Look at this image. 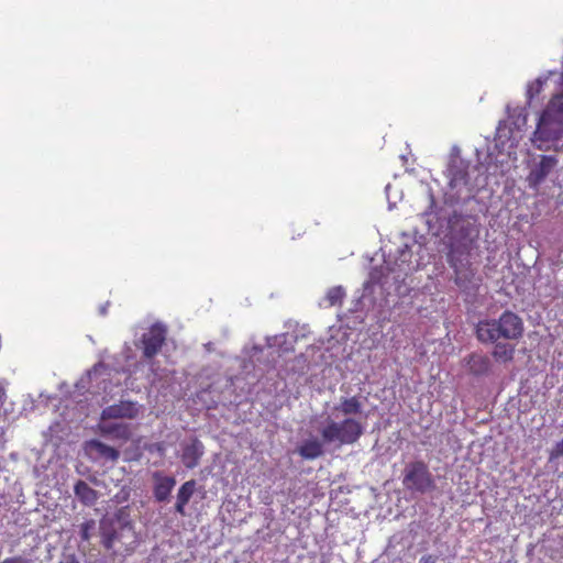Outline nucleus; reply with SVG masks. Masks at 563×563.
Segmentation results:
<instances>
[{
    "label": "nucleus",
    "mask_w": 563,
    "mask_h": 563,
    "mask_svg": "<svg viewBox=\"0 0 563 563\" xmlns=\"http://www.w3.org/2000/svg\"><path fill=\"white\" fill-rule=\"evenodd\" d=\"M362 401L358 396L341 397L340 402L333 407L336 417L344 416L342 421L329 420L320 431L324 443L336 442L340 445L356 443L364 433V426L352 416L362 413Z\"/></svg>",
    "instance_id": "nucleus-1"
},
{
    "label": "nucleus",
    "mask_w": 563,
    "mask_h": 563,
    "mask_svg": "<svg viewBox=\"0 0 563 563\" xmlns=\"http://www.w3.org/2000/svg\"><path fill=\"white\" fill-rule=\"evenodd\" d=\"M531 141L540 151H563V93L549 100L539 115Z\"/></svg>",
    "instance_id": "nucleus-2"
},
{
    "label": "nucleus",
    "mask_w": 563,
    "mask_h": 563,
    "mask_svg": "<svg viewBox=\"0 0 563 563\" xmlns=\"http://www.w3.org/2000/svg\"><path fill=\"white\" fill-rule=\"evenodd\" d=\"M101 545L114 553L132 554L139 543V537L129 515L119 510L111 518L100 521Z\"/></svg>",
    "instance_id": "nucleus-3"
},
{
    "label": "nucleus",
    "mask_w": 563,
    "mask_h": 563,
    "mask_svg": "<svg viewBox=\"0 0 563 563\" xmlns=\"http://www.w3.org/2000/svg\"><path fill=\"white\" fill-rule=\"evenodd\" d=\"M523 333V322L515 312L506 310L498 319L481 320L476 325L477 339L494 343L499 339L518 340Z\"/></svg>",
    "instance_id": "nucleus-4"
},
{
    "label": "nucleus",
    "mask_w": 563,
    "mask_h": 563,
    "mask_svg": "<svg viewBox=\"0 0 563 563\" xmlns=\"http://www.w3.org/2000/svg\"><path fill=\"white\" fill-rule=\"evenodd\" d=\"M406 489L417 493H428L435 488L434 478L426 462L419 460L406 465L402 476Z\"/></svg>",
    "instance_id": "nucleus-5"
},
{
    "label": "nucleus",
    "mask_w": 563,
    "mask_h": 563,
    "mask_svg": "<svg viewBox=\"0 0 563 563\" xmlns=\"http://www.w3.org/2000/svg\"><path fill=\"white\" fill-rule=\"evenodd\" d=\"M167 329L165 325L155 323L142 335L143 356L147 360L158 354L165 344Z\"/></svg>",
    "instance_id": "nucleus-6"
},
{
    "label": "nucleus",
    "mask_w": 563,
    "mask_h": 563,
    "mask_svg": "<svg viewBox=\"0 0 563 563\" xmlns=\"http://www.w3.org/2000/svg\"><path fill=\"white\" fill-rule=\"evenodd\" d=\"M558 158L552 155H541L527 176V181L531 188H538L558 165Z\"/></svg>",
    "instance_id": "nucleus-7"
},
{
    "label": "nucleus",
    "mask_w": 563,
    "mask_h": 563,
    "mask_svg": "<svg viewBox=\"0 0 563 563\" xmlns=\"http://www.w3.org/2000/svg\"><path fill=\"white\" fill-rule=\"evenodd\" d=\"M140 408L136 402L131 400H122L106 407L101 412V419H134L139 416Z\"/></svg>",
    "instance_id": "nucleus-8"
},
{
    "label": "nucleus",
    "mask_w": 563,
    "mask_h": 563,
    "mask_svg": "<svg viewBox=\"0 0 563 563\" xmlns=\"http://www.w3.org/2000/svg\"><path fill=\"white\" fill-rule=\"evenodd\" d=\"M203 453L205 446L202 442L194 438L189 443L183 446L180 459L185 467L192 470L198 466Z\"/></svg>",
    "instance_id": "nucleus-9"
},
{
    "label": "nucleus",
    "mask_w": 563,
    "mask_h": 563,
    "mask_svg": "<svg viewBox=\"0 0 563 563\" xmlns=\"http://www.w3.org/2000/svg\"><path fill=\"white\" fill-rule=\"evenodd\" d=\"M449 173V186L452 189L468 184V164L463 161H455L450 164L448 168Z\"/></svg>",
    "instance_id": "nucleus-10"
},
{
    "label": "nucleus",
    "mask_w": 563,
    "mask_h": 563,
    "mask_svg": "<svg viewBox=\"0 0 563 563\" xmlns=\"http://www.w3.org/2000/svg\"><path fill=\"white\" fill-rule=\"evenodd\" d=\"M468 372L474 376H484L490 372V358L481 353H472L465 360Z\"/></svg>",
    "instance_id": "nucleus-11"
},
{
    "label": "nucleus",
    "mask_w": 563,
    "mask_h": 563,
    "mask_svg": "<svg viewBox=\"0 0 563 563\" xmlns=\"http://www.w3.org/2000/svg\"><path fill=\"white\" fill-rule=\"evenodd\" d=\"M155 479L154 484V497L157 501L164 503L167 501L173 488L176 485V481L172 476H164L161 473H155L153 475Z\"/></svg>",
    "instance_id": "nucleus-12"
},
{
    "label": "nucleus",
    "mask_w": 563,
    "mask_h": 563,
    "mask_svg": "<svg viewBox=\"0 0 563 563\" xmlns=\"http://www.w3.org/2000/svg\"><path fill=\"white\" fill-rule=\"evenodd\" d=\"M100 432L103 435H109L113 439L123 441H128L132 437L131 426L123 422L102 423L100 426Z\"/></svg>",
    "instance_id": "nucleus-13"
},
{
    "label": "nucleus",
    "mask_w": 563,
    "mask_h": 563,
    "mask_svg": "<svg viewBox=\"0 0 563 563\" xmlns=\"http://www.w3.org/2000/svg\"><path fill=\"white\" fill-rule=\"evenodd\" d=\"M196 490V482L194 479L185 482L178 489L175 511L180 516H186V505L189 503Z\"/></svg>",
    "instance_id": "nucleus-14"
},
{
    "label": "nucleus",
    "mask_w": 563,
    "mask_h": 563,
    "mask_svg": "<svg viewBox=\"0 0 563 563\" xmlns=\"http://www.w3.org/2000/svg\"><path fill=\"white\" fill-rule=\"evenodd\" d=\"M299 455L305 460H316L323 455V444L320 440L312 438L305 440L297 449Z\"/></svg>",
    "instance_id": "nucleus-15"
},
{
    "label": "nucleus",
    "mask_w": 563,
    "mask_h": 563,
    "mask_svg": "<svg viewBox=\"0 0 563 563\" xmlns=\"http://www.w3.org/2000/svg\"><path fill=\"white\" fill-rule=\"evenodd\" d=\"M86 450L89 451V452H95L97 453L99 456L108 460V461H112V462H115L119 460L120 457V452L110 446V445H107L104 443H102L101 441L99 440H90L86 443Z\"/></svg>",
    "instance_id": "nucleus-16"
},
{
    "label": "nucleus",
    "mask_w": 563,
    "mask_h": 563,
    "mask_svg": "<svg viewBox=\"0 0 563 563\" xmlns=\"http://www.w3.org/2000/svg\"><path fill=\"white\" fill-rule=\"evenodd\" d=\"M76 497L86 506H92L98 499L97 492L85 481L79 479L74 486Z\"/></svg>",
    "instance_id": "nucleus-17"
},
{
    "label": "nucleus",
    "mask_w": 563,
    "mask_h": 563,
    "mask_svg": "<svg viewBox=\"0 0 563 563\" xmlns=\"http://www.w3.org/2000/svg\"><path fill=\"white\" fill-rule=\"evenodd\" d=\"M492 354L496 361L507 363L512 361L515 347L510 344L497 343Z\"/></svg>",
    "instance_id": "nucleus-18"
},
{
    "label": "nucleus",
    "mask_w": 563,
    "mask_h": 563,
    "mask_svg": "<svg viewBox=\"0 0 563 563\" xmlns=\"http://www.w3.org/2000/svg\"><path fill=\"white\" fill-rule=\"evenodd\" d=\"M344 297H345V291H344L343 287L335 286L328 290L325 300L328 301L329 306H335V305H341Z\"/></svg>",
    "instance_id": "nucleus-19"
},
{
    "label": "nucleus",
    "mask_w": 563,
    "mask_h": 563,
    "mask_svg": "<svg viewBox=\"0 0 563 563\" xmlns=\"http://www.w3.org/2000/svg\"><path fill=\"white\" fill-rule=\"evenodd\" d=\"M544 81L540 78L536 79L534 81L528 85L526 95L529 102H531L536 97H538L541 93Z\"/></svg>",
    "instance_id": "nucleus-20"
},
{
    "label": "nucleus",
    "mask_w": 563,
    "mask_h": 563,
    "mask_svg": "<svg viewBox=\"0 0 563 563\" xmlns=\"http://www.w3.org/2000/svg\"><path fill=\"white\" fill-rule=\"evenodd\" d=\"M96 522L93 519L86 520L80 525V538L82 541H89L91 538V533L95 529Z\"/></svg>",
    "instance_id": "nucleus-21"
},
{
    "label": "nucleus",
    "mask_w": 563,
    "mask_h": 563,
    "mask_svg": "<svg viewBox=\"0 0 563 563\" xmlns=\"http://www.w3.org/2000/svg\"><path fill=\"white\" fill-rule=\"evenodd\" d=\"M563 456V439L555 443L549 452V461L553 462Z\"/></svg>",
    "instance_id": "nucleus-22"
},
{
    "label": "nucleus",
    "mask_w": 563,
    "mask_h": 563,
    "mask_svg": "<svg viewBox=\"0 0 563 563\" xmlns=\"http://www.w3.org/2000/svg\"><path fill=\"white\" fill-rule=\"evenodd\" d=\"M1 563H32V561L22 556H13L3 560Z\"/></svg>",
    "instance_id": "nucleus-23"
},
{
    "label": "nucleus",
    "mask_w": 563,
    "mask_h": 563,
    "mask_svg": "<svg viewBox=\"0 0 563 563\" xmlns=\"http://www.w3.org/2000/svg\"><path fill=\"white\" fill-rule=\"evenodd\" d=\"M437 558L431 554H427L420 558L419 563H435Z\"/></svg>",
    "instance_id": "nucleus-24"
},
{
    "label": "nucleus",
    "mask_w": 563,
    "mask_h": 563,
    "mask_svg": "<svg viewBox=\"0 0 563 563\" xmlns=\"http://www.w3.org/2000/svg\"><path fill=\"white\" fill-rule=\"evenodd\" d=\"M58 563H79L75 554L64 556Z\"/></svg>",
    "instance_id": "nucleus-25"
},
{
    "label": "nucleus",
    "mask_w": 563,
    "mask_h": 563,
    "mask_svg": "<svg viewBox=\"0 0 563 563\" xmlns=\"http://www.w3.org/2000/svg\"><path fill=\"white\" fill-rule=\"evenodd\" d=\"M5 398L4 388L0 385V407L3 405Z\"/></svg>",
    "instance_id": "nucleus-26"
}]
</instances>
